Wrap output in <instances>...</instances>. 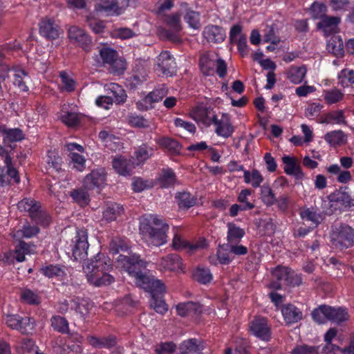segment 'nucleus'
<instances>
[{
  "label": "nucleus",
  "mask_w": 354,
  "mask_h": 354,
  "mask_svg": "<svg viewBox=\"0 0 354 354\" xmlns=\"http://www.w3.org/2000/svg\"><path fill=\"white\" fill-rule=\"evenodd\" d=\"M169 225L158 216L145 214L140 220V232L148 245L160 246L167 241Z\"/></svg>",
  "instance_id": "f257e3e1"
},
{
  "label": "nucleus",
  "mask_w": 354,
  "mask_h": 354,
  "mask_svg": "<svg viewBox=\"0 0 354 354\" xmlns=\"http://www.w3.org/2000/svg\"><path fill=\"white\" fill-rule=\"evenodd\" d=\"M111 268V259L104 254H98L84 268L88 281L95 286H107L113 282L114 278L108 273Z\"/></svg>",
  "instance_id": "f03ea898"
},
{
  "label": "nucleus",
  "mask_w": 354,
  "mask_h": 354,
  "mask_svg": "<svg viewBox=\"0 0 354 354\" xmlns=\"http://www.w3.org/2000/svg\"><path fill=\"white\" fill-rule=\"evenodd\" d=\"M147 262L139 259L135 254L127 256L119 254L116 258V266L125 270L128 274L135 278V283L140 288L147 290L150 287L154 277L147 274L141 270L147 267Z\"/></svg>",
  "instance_id": "7ed1b4c3"
},
{
  "label": "nucleus",
  "mask_w": 354,
  "mask_h": 354,
  "mask_svg": "<svg viewBox=\"0 0 354 354\" xmlns=\"http://www.w3.org/2000/svg\"><path fill=\"white\" fill-rule=\"evenodd\" d=\"M312 317L318 324H324L326 321L341 324L347 321L349 315L346 308L323 305L313 311Z\"/></svg>",
  "instance_id": "20e7f679"
},
{
  "label": "nucleus",
  "mask_w": 354,
  "mask_h": 354,
  "mask_svg": "<svg viewBox=\"0 0 354 354\" xmlns=\"http://www.w3.org/2000/svg\"><path fill=\"white\" fill-rule=\"evenodd\" d=\"M330 241L337 248H348L354 243V230L346 224H339L333 227Z\"/></svg>",
  "instance_id": "39448f33"
},
{
  "label": "nucleus",
  "mask_w": 354,
  "mask_h": 354,
  "mask_svg": "<svg viewBox=\"0 0 354 354\" xmlns=\"http://www.w3.org/2000/svg\"><path fill=\"white\" fill-rule=\"evenodd\" d=\"M171 246L174 250H185L189 254H193L199 250L206 248L207 242L205 239L201 238L193 243H189L184 239L180 234L175 233L172 239Z\"/></svg>",
  "instance_id": "423d86ee"
},
{
  "label": "nucleus",
  "mask_w": 354,
  "mask_h": 354,
  "mask_svg": "<svg viewBox=\"0 0 354 354\" xmlns=\"http://www.w3.org/2000/svg\"><path fill=\"white\" fill-rule=\"evenodd\" d=\"M5 322L6 325L23 334L31 333L35 328V322L32 319L25 317H21L17 315H7Z\"/></svg>",
  "instance_id": "0eeeda50"
},
{
  "label": "nucleus",
  "mask_w": 354,
  "mask_h": 354,
  "mask_svg": "<svg viewBox=\"0 0 354 354\" xmlns=\"http://www.w3.org/2000/svg\"><path fill=\"white\" fill-rule=\"evenodd\" d=\"M176 64L174 57L167 51L157 57L155 71L158 75L171 76L176 73Z\"/></svg>",
  "instance_id": "6e6552de"
},
{
  "label": "nucleus",
  "mask_w": 354,
  "mask_h": 354,
  "mask_svg": "<svg viewBox=\"0 0 354 354\" xmlns=\"http://www.w3.org/2000/svg\"><path fill=\"white\" fill-rule=\"evenodd\" d=\"M87 232L84 230L77 231L76 236L73 241L72 254L75 260L84 259L87 256L88 248Z\"/></svg>",
  "instance_id": "1a4fd4ad"
},
{
  "label": "nucleus",
  "mask_w": 354,
  "mask_h": 354,
  "mask_svg": "<svg viewBox=\"0 0 354 354\" xmlns=\"http://www.w3.org/2000/svg\"><path fill=\"white\" fill-rule=\"evenodd\" d=\"M189 115L198 124H201L205 127L210 126L212 121L216 119V115L213 110L203 105H197L193 107Z\"/></svg>",
  "instance_id": "9d476101"
},
{
  "label": "nucleus",
  "mask_w": 354,
  "mask_h": 354,
  "mask_svg": "<svg viewBox=\"0 0 354 354\" xmlns=\"http://www.w3.org/2000/svg\"><path fill=\"white\" fill-rule=\"evenodd\" d=\"M106 172L104 168L93 169L84 180V187L86 189H101L106 185Z\"/></svg>",
  "instance_id": "9b49d317"
},
{
  "label": "nucleus",
  "mask_w": 354,
  "mask_h": 354,
  "mask_svg": "<svg viewBox=\"0 0 354 354\" xmlns=\"http://www.w3.org/2000/svg\"><path fill=\"white\" fill-rule=\"evenodd\" d=\"M5 168L0 167V186L9 185L12 180L18 183L20 178L18 171L12 167V158L9 155H6L4 159Z\"/></svg>",
  "instance_id": "f8f14e48"
},
{
  "label": "nucleus",
  "mask_w": 354,
  "mask_h": 354,
  "mask_svg": "<svg viewBox=\"0 0 354 354\" xmlns=\"http://www.w3.org/2000/svg\"><path fill=\"white\" fill-rule=\"evenodd\" d=\"M330 206L335 209H348L354 207V198L346 192L337 190L329 196Z\"/></svg>",
  "instance_id": "ddd939ff"
},
{
  "label": "nucleus",
  "mask_w": 354,
  "mask_h": 354,
  "mask_svg": "<svg viewBox=\"0 0 354 354\" xmlns=\"http://www.w3.org/2000/svg\"><path fill=\"white\" fill-rule=\"evenodd\" d=\"M158 267L162 272H183L184 270L182 259L176 254H170L161 258Z\"/></svg>",
  "instance_id": "4468645a"
},
{
  "label": "nucleus",
  "mask_w": 354,
  "mask_h": 354,
  "mask_svg": "<svg viewBox=\"0 0 354 354\" xmlns=\"http://www.w3.org/2000/svg\"><path fill=\"white\" fill-rule=\"evenodd\" d=\"M67 150L70 151V164L73 168L77 171H82L86 167V158L77 152H83L84 147L76 143H68L66 145Z\"/></svg>",
  "instance_id": "2eb2a0df"
},
{
  "label": "nucleus",
  "mask_w": 354,
  "mask_h": 354,
  "mask_svg": "<svg viewBox=\"0 0 354 354\" xmlns=\"http://www.w3.org/2000/svg\"><path fill=\"white\" fill-rule=\"evenodd\" d=\"M250 330L257 337L268 341L270 338V328L267 320L262 317H257L250 323Z\"/></svg>",
  "instance_id": "dca6fc26"
},
{
  "label": "nucleus",
  "mask_w": 354,
  "mask_h": 354,
  "mask_svg": "<svg viewBox=\"0 0 354 354\" xmlns=\"http://www.w3.org/2000/svg\"><path fill=\"white\" fill-rule=\"evenodd\" d=\"M68 37L71 42L82 47L85 51L90 50L91 41L85 31L76 26H73L68 28Z\"/></svg>",
  "instance_id": "f3484780"
},
{
  "label": "nucleus",
  "mask_w": 354,
  "mask_h": 354,
  "mask_svg": "<svg viewBox=\"0 0 354 354\" xmlns=\"http://www.w3.org/2000/svg\"><path fill=\"white\" fill-rule=\"evenodd\" d=\"M122 6H119L118 0H107L97 6L96 10L103 12L105 15L113 16L120 15L124 7L128 6V0H121Z\"/></svg>",
  "instance_id": "a211bd4d"
},
{
  "label": "nucleus",
  "mask_w": 354,
  "mask_h": 354,
  "mask_svg": "<svg viewBox=\"0 0 354 354\" xmlns=\"http://www.w3.org/2000/svg\"><path fill=\"white\" fill-rule=\"evenodd\" d=\"M216 126V133L223 138L230 137L234 131V129L231 123L230 115L227 113L222 114L221 119H216L212 121Z\"/></svg>",
  "instance_id": "6ab92c4d"
},
{
  "label": "nucleus",
  "mask_w": 354,
  "mask_h": 354,
  "mask_svg": "<svg viewBox=\"0 0 354 354\" xmlns=\"http://www.w3.org/2000/svg\"><path fill=\"white\" fill-rule=\"evenodd\" d=\"M272 274L273 278H275L277 281L271 283L269 286L270 288L280 289L282 283L290 285L293 284V281L291 279L292 274L290 273L288 268L278 266L272 270Z\"/></svg>",
  "instance_id": "aec40b11"
},
{
  "label": "nucleus",
  "mask_w": 354,
  "mask_h": 354,
  "mask_svg": "<svg viewBox=\"0 0 354 354\" xmlns=\"http://www.w3.org/2000/svg\"><path fill=\"white\" fill-rule=\"evenodd\" d=\"M39 32L44 37L55 39L60 35V28L58 24L51 19L46 18L39 24Z\"/></svg>",
  "instance_id": "412c9836"
},
{
  "label": "nucleus",
  "mask_w": 354,
  "mask_h": 354,
  "mask_svg": "<svg viewBox=\"0 0 354 354\" xmlns=\"http://www.w3.org/2000/svg\"><path fill=\"white\" fill-rule=\"evenodd\" d=\"M0 138H2L6 145L11 142H19L24 139V134L18 128L8 129L5 126H0Z\"/></svg>",
  "instance_id": "4be33fe9"
},
{
  "label": "nucleus",
  "mask_w": 354,
  "mask_h": 354,
  "mask_svg": "<svg viewBox=\"0 0 354 354\" xmlns=\"http://www.w3.org/2000/svg\"><path fill=\"white\" fill-rule=\"evenodd\" d=\"M282 162L284 164V171L288 175H293L297 177L303 176L299 161L295 157L285 155L282 157Z\"/></svg>",
  "instance_id": "5701e85b"
},
{
  "label": "nucleus",
  "mask_w": 354,
  "mask_h": 354,
  "mask_svg": "<svg viewBox=\"0 0 354 354\" xmlns=\"http://www.w3.org/2000/svg\"><path fill=\"white\" fill-rule=\"evenodd\" d=\"M203 36L208 42L219 43L225 39V31L217 26H208L203 30Z\"/></svg>",
  "instance_id": "b1692460"
},
{
  "label": "nucleus",
  "mask_w": 354,
  "mask_h": 354,
  "mask_svg": "<svg viewBox=\"0 0 354 354\" xmlns=\"http://www.w3.org/2000/svg\"><path fill=\"white\" fill-rule=\"evenodd\" d=\"M62 122L68 127H75L80 122V115L75 111L69 109V106L64 105L60 113Z\"/></svg>",
  "instance_id": "393cba45"
},
{
  "label": "nucleus",
  "mask_w": 354,
  "mask_h": 354,
  "mask_svg": "<svg viewBox=\"0 0 354 354\" xmlns=\"http://www.w3.org/2000/svg\"><path fill=\"white\" fill-rule=\"evenodd\" d=\"M180 11L185 12L184 19L190 28L198 29L200 27V15L198 12L188 8L186 3L180 4Z\"/></svg>",
  "instance_id": "a878e982"
},
{
  "label": "nucleus",
  "mask_w": 354,
  "mask_h": 354,
  "mask_svg": "<svg viewBox=\"0 0 354 354\" xmlns=\"http://www.w3.org/2000/svg\"><path fill=\"white\" fill-rule=\"evenodd\" d=\"M306 72L307 70L304 66H291L287 69L286 74L290 82L298 84L303 82Z\"/></svg>",
  "instance_id": "bb28decb"
},
{
  "label": "nucleus",
  "mask_w": 354,
  "mask_h": 354,
  "mask_svg": "<svg viewBox=\"0 0 354 354\" xmlns=\"http://www.w3.org/2000/svg\"><path fill=\"white\" fill-rule=\"evenodd\" d=\"M324 138L331 147L343 145L347 141V136L342 130L329 131L324 135Z\"/></svg>",
  "instance_id": "cd10ccee"
},
{
  "label": "nucleus",
  "mask_w": 354,
  "mask_h": 354,
  "mask_svg": "<svg viewBox=\"0 0 354 354\" xmlns=\"http://www.w3.org/2000/svg\"><path fill=\"white\" fill-rule=\"evenodd\" d=\"M209 259V262L214 265H217L218 263L227 265L233 260V257L227 247L226 248L220 247L218 248L216 254L210 256Z\"/></svg>",
  "instance_id": "c85d7f7f"
},
{
  "label": "nucleus",
  "mask_w": 354,
  "mask_h": 354,
  "mask_svg": "<svg viewBox=\"0 0 354 354\" xmlns=\"http://www.w3.org/2000/svg\"><path fill=\"white\" fill-rule=\"evenodd\" d=\"M281 313L284 320L288 324L295 323L302 317L301 311L292 304H288L282 308Z\"/></svg>",
  "instance_id": "c756f323"
},
{
  "label": "nucleus",
  "mask_w": 354,
  "mask_h": 354,
  "mask_svg": "<svg viewBox=\"0 0 354 354\" xmlns=\"http://www.w3.org/2000/svg\"><path fill=\"white\" fill-rule=\"evenodd\" d=\"M124 212L123 207L117 203L106 205L103 213L102 219L106 222H111L117 219Z\"/></svg>",
  "instance_id": "7c9ffc66"
},
{
  "label": "nucleus",
  "mask_w": 354,
  "mask_h": 354,
  "mask_svg": "<svg viewBox=\"0 0 354 354\" xmlns=\"http://www.w3.org/2000/svg\"><path fill=\"white\" fill-rule=\"evenodd\" d=\"M176 309L178 315L181 317L195 315L202 311L200 304L191 301L180 303L176 306Z\"/></svg>",
  "instance_id": "2f4dec72"
},
{
  "label": "nucleus",
  "mask_w": 354,
  "mask_h": 354,
  "mask_svg": "<svg viewBox=\"0 0 354 354\" xmlns=\"http://www.w3.org/2000/svg\"><path fill=\"white\" fill-rule=\"evenodd\" d=\"M112 165L115 171L122 176L129 175L131 169L130 161L122 156H115L113 158Z\"/></svg>",
  "instance_id": "473e14b6"
},
{
  "label": "nucleus",
  "mask_w": 354,
  "mask_h": 354,
  "mask_svg": "<svg viewBox=\"0 0 354 354\" xmlns=\"http://www.w3.org/2000/svg\"><path fill=\"white\" fill-rule=\"evenodd\" d=\"M326 171L331 175L337 176V180L342 184L348 183L351 180V172L348 170H342L341 166L333 164L326 168Z\"/></svg>",
  "instance_id": "72a5a7b5"
},
{
  "label": "nucleus",
  "mask_w": 354,
  "mask_h": 354,
  "mask_svg": "<svg viewBox=\"0 0 354 354\" xmlns=\"http://www.w3.org/2000/svg\"><path fill=\"white\" fill-rule=\"evenodd\" d=\"M340 22V18L337 17L325 16L317 24V27L322 29L326 34H330L335 32L338 24Z\"/></svg>",
  "instance_id": "f704fd0d"
},
{
  "label": "nucleus",
  "mask_w": 354,
  "mask_h": 354,
  "mask_svg": "<svg viewBox=\"0 0 354 354\" xmlns=\"http://www.w3.org/2000/svg\"><path fill=\"white\" fill-rule=\"evenodd\" d=\"M301 219L304 221H310L313 228L317 227L323 220L322 216L313 209L303 208L299 212Z\"/></svg>",
  "instance_id": "c9c22d12"
},
{
  "label": "nucleus",
  "mask_w": 354,
  "mask_h": 354,
  "mask_svg": "<svg viewBox=\"0 0 354 354\" xmlns=\"http://www.w3.org/2000/svg\"><path fill=\"white\" fill-rule=\"evenodd\" d=\"M18 209L21 212H28L31 217L41 209L39 203L31 198H24L19 202L17 205Z\"/></svg>",
  "instance_id": "e433bc0d"
},
{
  "label": "nucleus",
  "mask_w": 354,
  "mask_h": 354,
  "mask_svg": "<svg viewBox=\"0 0 354 354\" xmlns=\"http://www.w3.org/2000/svg\"><path fill=\"white\" fill-rule=\"evenodd\" d=\"M180 349L185 354L200 353L204 349L202 342L196 339H189L184 341L180 345Z\"/></svg>",
  "instance_id": "4c0bfd02"
},
{
  "label": "nucleus",
  "mask_w": 354,
  "mask_h": 354,
  "mask_svg": "<svg viewBox=\"0 0 354 354\" xmlns=\"http://www.w3.org/2000/svg\"><path fill=\"white\" fill-rule=\"evenodd\" d=\"M227 227V243H239L245 235V230L233 223H229Z\"/></svg>",
  "instance_id": "58836bf2"
},
{
  "label": "nucleus",
  "mask_w": 354,
  "mask_h": 354,
  "mask_svg": "<svg viewBox=\"0 0 354 354\" xmlns=\"http://www.w3.org/2000/svg\"><path fill=\"white\" fill-rule=\"evenodd\" d=\"M327 50L337 57H342L344 54V43L339 36L332 37L327 44Z\"/></svg>",
  "instance_id": "ea45409f"
},
{
  "label": "nucleus",
  "mask_w": 354,
  "mask_h": 354,
  "mask_svg": "<svg viewBox=\"0 0 354 354\" xmlns=\"http://www.w3.org/2000/svg\"><path fill=\"white\" fill-rule=\"evenodd\" d=\"M322 96L326 103L331 105L341 102L344 98V94L339 89L334 88L324 90Z\"/></svg>",
  "instance_id": "a19ab883"
},
{
  "label": "nucleus",
  "mask_w": 354,
  "mask_h": 354,
  "mask_svg": "<svg viewBox=\"0 0 354 354\" xmlns=\"http://www.w3.org/2000/svg\"><path fill=\"white\" fill-rule=\"evenodd\" d=\"M194 279L200 283L207 284L213 279L212 274L208 268L197 267L192 272Z\"/></svg>",
  "instance_id": "79ce46f5"
},
{
  "label": "nucleus",
  "mask_w": 354,
  "mask_h": 354,
  "mask_svg": "<svg viewBox=\"0 0 354 354\" xmlns=\"http://www.w3.org/2000/svg\"><path fill=\"white\" fill-rule=\"evenodd\" d=\"M98 53L102 64L113 65L117 63L118 53L113 48L102 47L99 49Z\"/></svg>",
  "instance_id": "37998d69"
},
{
  "label": "nucleus",
  "mask_w": 354,
  "mask_h": 354,
  "mask_svg": "<svg viewBox=\"0 0 354 354\" xmlns=\"http://www.w3.org/2000/svg\"><path fill=\"white\" fill-rule=\"evenodd\" d=\"M216 59H214V55L205 54L200 59V65L202 72L207 75H211L214 71Z\"/></svg>",
  "instance_id": "c03bdc74"
},
{
  "label": "nucleus",
  "mask_w": 354,
  "mask_h": 354,
  "mask_svg": "<svg viewBox=\"0 0 354 354\" xmlns=\"http://www.w3.org/2000/svg\"><path fill=\"white\" fill-rule=\"evenodd\" d=\"M35 251V246L33 245L28 244L24 241L19 242L18 245L16 247L15 252V257L19 262H22L25 260L26 254H30L34 253Z\"/></svg>",
  "instance_id": "a18cd8bd"
},
{
  "label": "nucleus",
  "mask_w": 354,
  "mask_h": 354,
  "mask_svg": "<svg viewBox=\"0 0 354 354\" xmlns=\"http://www.w3.org/2000/svg\"><path fill=\"white\" fill-rule=\"evenodd\" d=\"M244 182L250 184L253 187H259L263 181V177L257 169L252 171L245 170L243 172Z\"/></svg>",
  "instance_id": "49530a36"
},
{
  "label": "nucleus",
  "mask_w": 354,
  "mask_h": 354,
  "mask_svg": "<svg viewBox=\"0 0 354 354\" xmlns=\"http://www.w3.org/2000/svg\"><path fill=\"white\" fill-rule=\"evenodd\" d=\"M71 309L74 310L77 313L81 316L86 315L89 311L88 302L82 298L76 297L70 299Z\"/></svg>",
  "instance_id": "de8ad7c7"
},
{
  "label": "nucleus",
  "mask_w": 354,
  "mask_h": 354,
  "mask_svg": "<svg viewBox=\"0 0 354 354\" xmlns=\"http://www.w3.org/2000/svg\"><path fill=\"white\" fill-rule=\"evenodd\" d=\"M320 122L322 124H345L344 113L342 110L328 113L323 118Z\"/></svg>",
  "instance_id": "09e8293b"
},
{
  "label": "nucleus",
  "mask_w": 354,
  "mask_h": 354,
  "mask_svg": "<svg viewBox=\"0 0 354 354\" xmlns=\"http://www.w3.org/2000/svg\"><path fill=\"white\" fill-rule=\"evenodd\" d=\"M14 77L13 84L15 86H17L21 91H28V87L26 84L30 80V77L28 73H26L24 70H17L15 71Z\"/></svg>",
  "instance_id": "8fccbe9b"
},
{
  "label": "nucleus",
  "mask_w": 354,
  "mask_h": 354,
  "mask_svg": "<svg viewBox=\"0 0 354 354\" xmlns=\"http://www.w3.org/2000/svg\"><path fill=\"white\" fill-rule=\"evenodd\" d=\"M153 154V149L143 145L135 151L136 165L144 163Z\"/></svg>",
  "instance_id": "3c124183"
},
{
  "label": "nucleus",
  "mask_w": 354,
  "mask_h": 354,
  "mask_svg": "<svg viewBox=\"0 0 354 354\" xmlns=\"http://www.w3.org/2000/svg\"><path fill=\"white\" fill-rule=\"evenodd\" d=\"M261 199L267 206H272L276 203V196L268 185H263L261 187Z\"/></svg>",
  "instance_id": "603ef678"
},
{
  "label": "nucleus",
  "mask_w": 354,
  "mask_h": 354,
  "mask_svg": "<svg viewBox=\"0 0 354 354\" xmlns=\"http://www.w3.org/2000/svg\"><path fill=\"white\" fill-rule=\"evenodd\" d=\"M160 185L164 187H168L174 185L176 181L174 171L169 169H164L159 178Z\"/></svg>",
  "instance_id": "864d4df0"
},
{
  "label": "nucleus",
  "mask_w": 354,
  "mask_h": 354,
  "mask_svg": "<svg viewBox=\"0 0 354 354\" xmlns=\"http://www.w3.org/2000/svg\"><path fill=\"white\" fill-rule=\"evenodd\" d=\"M41 271L48 278H57L58 279H62L65 275L64 269L58 266H48L42 268Z\"/></svg>",
  "instance_id": "5fc2aeb1"
},
{
  "label": "nucleus",
  "mask_w": 354,
  "mask_h": 354,
  "mask_svg": "<svg viewBox=\"0 0 354 354\" xmlns=\"http://www.w3.org/2000/svg\"><path fill=\"white\" fill-rule=\"evenodd\" d=\"M176 198L180 207L189 208L196 204V198L187 192L178 193Z\"/></svg>",
  "instance_id": "6e6d98bb"
},
{
  "label": "nucleus",
  "mask_w": 354,
  "mask_h": 354,
  "mask_svg": "<svg viewBox=\"0 0 354 354\" xmlns=\"http://www.w3.org/2000/svg\"><path fill=\"white\" fill-rule=\"evenodd\" d=\"M31 220L37 226L39 225L46 227L50 223L51 217L46 211L40 209L35 214V216L31 217Z\"/></svg>",
  "instance_id": "4d7b16f0"
},
{
  "label": "nucleus",
  "mask_w": 354,
  "mask_h": 354,
  "mask_svg": "<svg viewBox=\"0 0 354 354\" xmlns=\"http://www.w3.org/2000/svg\"><path fill=\"white\" fill-rule=\"evenodd\" d=\"M90 344L96 347L111 348L115 346L116 339L113 337L102 339L91 337Z\"/></svg>",
  "instance_id": "13d9d810"
},
{
  "label": "nucleus",
  "mask_w": 354,
  "mask_h": 354,
  "mask_svg": "<svg viewBox=\"0 0 354 354\" xmlns=\"http://www.w3.org/2000/svg\"><path fill=\"white\" fill-rule=\"evenodd\" d=\"M62 158L56 152L48 153L47 159L48 169L59 173L62 169Z\"/></svg>",
  "instance_id": "bf43d9fd"
},
{
  "label": "nucleus",
  "mask_w": 354,
  "mask_h": 354,
  "mask_svg": "<svg viewBox=\"0 0 354 354\" xmlns=\"http://www.w3.org/2000/svg\"><path fill=\"white\" fill-rule=\"evenodd\" d=\"M39 232L38 226L31 225L30 224L25 225L21 230H19L17 232V234H14V238H19L20 236H23L25 238H30L36 234H37Z\"/></svg>",
  "instance_id": "052dcab7"
},
{
  "label": "nucleus",
  "mask_w": 354,
  "mask_h": 354,
  "mask_svg": "<svg viewBox=\"0 0 354 354\" xmlns=\"http://www.w3.org/2000/svg\"><path fill=\"white\" fill-rule=\"evenodd\" d=\"M50 321L54 330L62 333L68 331V323L65 318L60 316H53Z\"/></svg>",
  "instance_id": "680f3d73"
},
{
  "label": "nucleus",
  "mask_w": 354,
  "mask_h": 354,
  "mask_svg": "<svg viewBox=\"0 0 354 354\" xmlns=\"http://www.w3.org/2000/svg\"><path fill=\"white\" fill-rule=\"evenodd\" d=\"M108 89L110 90L114 97V100L118 102H123L126 100V93L124 89L118 84L111 83L108 85Z\"/></svg>",
  "instance_id": "e2e57ef3"
},
{
  "label": "nucleus",
  "mask_w": 354,
  "mask_h": 354,
  "mask_svg": "<svg viewBox=\"0 0 354 354\" xmlns=\"http://www.w3.org/2000/svg\"><path fill=\"white\" fill-rule=\"evenodd\" d=\"M62 82V89L67 92H72L75 89L76 83L75 80L66 72L60 73Z\"/></svg>",
  "instance_id": "0e129e2a"
},
{
  "label": "nucleus",
  "mask_w": 354,
  "mask_h": 354,
  "mask_svg": "<svg viewBox=\"0 0 354 354\" xmlns=\"http://www.w3.org/2000/svg\"><path fill=\"white\" fill-rule=\"evenodd\" d=\"M158 145L168 150L169 151L175 153L179 151V144L174 140L169 138H161L158 140Z\"/></svg>",
  "instance_id": "69168bd1"
},
{
  "label": "nucleus",
  "mask_w": 354,
  "mask_h": 354,
  "mask_svg": "<svg viewBox=\"0 0 354 354\" xmlns=\"http://www.w3.org/2000/svg\"><path fill=\"white\" fill-rule=\"evenodd\" d=\"M21 298L29 304H39L41 302L39 295L30 289H24L21 292Z\"/></svg>",
  "instance_id": "338daca9"
},
{
  "label": "nucleus",
  "mask_w": 354,
  "mask_h": 354,
  "mask_svg": "<svg viewBox=\"0 0 354 354\" xmlns=\"http://www.w3.org/2000/svg\"><path fill=\"white\" fill-rule=\"evenodd\" d=\"M150 306L161 315H164L168 310L167 305L160 297H151Z\"/></svg>",
  "instance_id": "774afa93"
}]
</instances>
